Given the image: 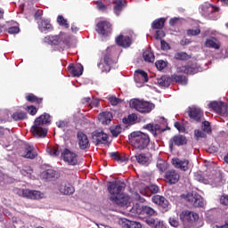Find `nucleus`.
I'll return each instance as SVG.
<instances>
[{
  "instance_id": "8",
  "label": "nucleus",
  "mask_w": 228,
  "mask_h": 228,
  "mask_svg": "<svg viewBox=\"0 0 228 228\" xmlns=\"http://www.w3.org/2000/svg\"><path fill=\"white\" fill-rule=\"evenodd\" d=\"M194 179L195 181L202 183L203 184H211V186H219L221 181L220 177L218 176L210 175L209 178H204L199 173L194 174Z\"/></svg>"
},
{
  "instance_id": "7",
  "label": "nucleus",
  "mask_w": 228,
  "mask_h": 228,
  "mask_svg": "<svg viewBox=\"0 0 228 228\" xmlns=\"http://www.w3.org/2000/svg\"><path fill=\"white\" fill-rule=\"evenodd\" d=\"M107 190L110 197H120L122 190H124V183L119 182H109L107 183Z\"/></svg>"
},
{
  "instance_id": "54",
  "label": "nucleus",
  "mask_w": 228,
  "mask_h": 228,
  "mask_svg": "<svg viewBox=\"0 0 228 228\" xmlns=\"http://www.w3.org/2000/svg\"><path fill=\"white\" fill-rule=\"evenodd\" d=\"M158 70H163V69H165L167 67V62H165L164 61H158L155 63Z\"/></svg>"
},
{
  "instance_id": "63",
  "label": "nucleus",
  "mask_w": 228,
  "mask_h": 228,
  "mask_svg": "<svg viewBox=\"0 0 228 228\" xmlns=\"http://www.w3.org/2000/svg\"><path fill=\"white\" fill-rule=\"evenodd\" d=\"M220 203L223 204L224 206H228V196L227 195L221 196Z\"/></svg>"
},
{
  "instance_id": "39",
  "label": "nucleus",
  "mask_w": 228,
  "mask_h": 228,
  "mask_svg": "<svg viewBox=\"0 0 228 228\" xmlns=\"http://www.w3.org/2000/svg\"><path fill=\"white\" fill-rule=\"evenodd\" d=\"M174 57L175 60H190V55L184 52H176Z\"/></svg>"
},
{
  "instance_id": "38",
  "label": "nucleus",
  "mask_w": 228,
  "mask_h": 228,
  "mask_svg": "<svg viewBox=\"0 0 228 228\" xmlns=\"http://www.w3.org/2000/svg\"><path fill=\"white\" fill-rule=\"evenodd\" d=\"M142 213L144 215H147L148 216H154V215H158L156 213V210L151 207L144 206L142 208Z\"/></svg>"
},
{
  "instance_id": "53",
  "label": "nucleus",
  "mask_w": 228,
  "mask_h": 228,
  "mask_svg": "<svg viewBox=\"0 0 228 228\" xmlns=\"http://www.w3.org/2000/svg\"><path fill=\"white\" fill-rule=\"evenodd\" d=\"M217 113H221L222 115H226L227 113V105L224 102H221V105L219 107V110Z\"/></svg>"
},
{
  "instance_id": "59",
  "label": "nucleus",
  "mask_w": 228,
  "mask_h": 228,
  "mask_svg": "<svg viewBox=\"0 0 228 228\" xmlns=\"http://www.w3.org/2000/svg\"><path fill=\"white\" fill-rule=\"evenodd\" d=\"M141 195H144L145 197H151V191H149V187H142L140 189Z\"/></svg>"
},
{
  "instance_id": "14",
  "label": "nucleus",
  "mask_w": 228,
  "mask_h": 228,
  "mask_svg": "<svg viewBox=\"0 0 228 228\" xmlns=\"http://www.w3.org/2000/svg\"><path fill=\"white\" fill-rule=\"evenodd\" d=\"M179 173L177 171L171 169L166 173V181L170 184H175L180 179Z\"/></svg>"
},
{
  "instance_id": "13",
  "label": "nucleus",
  "mask_w": 228,
  "mask_h": 228,
  "mask_svg": "<svg viewBox=\"0 0 228 228\" xmlns=\"http://www.w3.org/2000/svg\"><path fill=\"white\" fill-rule=\"evenodd\" d=\"M23 158H27L28 159H35L37 158V150L30 144H25L24 151L21 154Z\"/></svg>"
},
{
  "instance_id": "47",
  "label": "nucleus",
  "mask_w": 228,
  "mask_h": 228,
  "mask_svg": "<svg viewBox=\"0 0 228 228\" xmlns=\"http://www.w3.org/2000/svg\"><path fill=\"white\" fill-rule=\"evenodd\" d=\"M110 133L113 136L117 137L122 133V127L120 126H116L110 128Z\"/></svg>"
},
{
  "instance_id": "34",
  "label": "nucleus",
  "mask_w": 228,
  "mask_h": 228,
  "mask_svg": "<svg viewBox=\"0 0 228 228\" xmlns=\"http://www.w3.org/2000/svg\"><path fill=\"white\" fill-rule=\"evenodd\" d=\"M172 81H175V83H179V85H186L188 83L186 77L181 75H173Z\"/></svg>"
},
{
  "instance_id": "30",
  "label": "nucleus",
  "mask_w": 228,
  "mask_h": 228,
  "mask_svg": "<svg viewBox=\"0 0 228 228\" xmlns=\"http://www.w3.org/2000/svg\"><path fill=\"white\" fill-rule=\"evenodd\" d=\"M171 143H175V145H186V136L184 135H175L171 140H170Z\"/></svg>"
},
{
  "instance_id": "1",
  "label": "nucleus",
  "mask_w": 228,
  "mask_h": 228,
  "mask_svg": "<svg viewBox=\"0 0 228 228\" xmlns=\"http://www.w3.org/2000/svg\"><path fill=\"white\" fill-rule=\"evenodd\" d=\"M51 122V116L47 113L37 118L31 127V133L35 138H45L47 136V128L45 125Z\"/></svg>"
},
{
  "instance_id": "24",
  "label": "nucleus",
  "mask_w": 228,
  "mask_h": 228,
  "mask_svg": "<svg viewBox=\"0 0 228 228\" xmlns=\"http://www.w3.org/2000/svg\"><path fill=\"white\" fill-rule=\"evenodd\" d=\"M98 118L102 124L108 126L113 118V114H111V112H102L98 116Z\"/></svg>"
},
{
  "instance_id": "10",
  "label": "nucleus",
  "mask_w": 228,
  "mask_h": 228,
  "mask_svg": "<svg viewBox=\"0 0 228 228\" xmlns=\"http://www.w3.org/2000/svg\"><path fill=\"white\" fill-rule=\"evenodd\" d=\"M77 142L78 147L81 149V151H86V149H90V141L88 140V136L82 133H77Z\"/></svg>"
},
{
  "instance_id": "5",
  "label": "nucleus",
  "mask_w": 228,
  "mask_h": 228,
  "mask_svg": "<svg viewBox=\"0 0 228 228\" xmlns=\"http://www.w3.org/2000/svg\"><path fill=\"white\" fill-rule=\"evenodd\" d=\"M16 193L20 197H24V199H30L31 200H40V199H44V193L40 191L17 189Z\"/></svg>"
},
{
  "instance_id": "51",
  "label": "nucleus",
  "mask_w": 228,
  "mask_h": 228,
  "mask_svg": "<svg viewBox=\"0 0 228 228\" xmlns=\"http://www.w3.org/2000/svg\"><path fill=\"white\" fill-rule=\"evenodd\" d=\"M138 118L136 115L131 114L128 116V118H123V123L124 124H131V122H134Z\"/></svg>"
},
{
  "instance_id": "44",
  "label": "nucleus",
  "mask_w": 228,
  "mask_h": 228,
  "mask_svg": "<svg viewBox=\"0 0 228 228\" xmlns=\"http://www.w3.org/2000/svg\"><path fill=\"white\" fill-rule=\"evenodd\" d=\"M201 129L204 131V133H211V124L209 121H203L201 125Z\"/></svg>"
},
{
  "instance_id": "6",
  "label": "nucleus",
  "mask_w": 228,
  "mask_h": 228,
  "mask_svg": "<svg viewBox=\"0 0 228 228\" xmlns=\"http://www.w3.org/2000/svg\"><path fill=\"white\" fill-rule=\"evenodd\" d=\"M182 197L194 208H204V198H202V196L200 194L189 192L186 195H182Z\"/></svg>"
},
{
  "instance_id": "52",
  "label": "nucleus",
  "mask_w": 228,
  "mask_h": 228,
  "mask_svg": "<svg viewBox=\"0 0 228 228\" xmlns=\"http://www.w3.org/2000/svg\"><path fill=\"white\" fill-rule=\"evenodd\" d=\"M109 102H110V104H112V106H117V104H120L121 100L115 97V96H110L108 98Z\"/></svg>"
},
{
  "instance_id": "31",
  "label": "nucleus",
  "mask_w": 228,
  "mask_h": 228,
  "mask_svg": "<svg viewBox=\"0 0 228 228\" xmlns=\"http://www.w3.org/2000/svg\"><path fill=\"white\" fill-rule=\"evenodd\" d=\"M135 159L140 165H149V157L144 153H137Z\"/></svg>"
},
{
  "instance_id": "17",
  "label": "nucleus",
  "mask_w": 228,
  "mask_h": 228,
  "mask_svg": "<svg viewBox=\"0 0 228 228\" xmlns=\"http://www.w3.org/2000/svg\"><path fill=\"white\" fill-rule=\"evenodd\" d=\"M151 200L154 204H157L158 206L163 208V209H168V200H167L165 197L155 195L152 197Z\"/></svg>"
},
{
  "instance_id": "12",
  "label": "nucleus",
  "mask_w": 228,
  "mask_h": 228,
  "mask_svg": "<svg viewBox=\"0 0 228 228\" xmlns=\"http://www.w3.org/2000/svg\"><path fill=\"white\" fill-rule=\"evenodd\" d=\"M172 165L175 168H179L180 170H183V172H186L190 168V161L188 159L175 158L172 159Z\"/></svg>"
},
{
  "instance_id": "46",
  "label": "nucleus",
  "mask_w": 228,
  "mask_h": 228,
  "mask_svg": "<svg viewBox=\"0 0 228 228\" xmlns=\"http://www.w3.org/2000/svg\"><path fill=\"white\" fill-rule=\"evenodd\" d=\"M169 224L172 227H178L179 226V218L177 217V214L169 217Z\"/></svg>"
},
{
  "instance_id": "20",
  "label": "nucleus",
  "mask_w": 228,
  "mask_h": 228,
  "mask_svg": "<svg viewBox=\"0 0 228 228\" xmlns=\"http://www.w3.org/2000/svg\"><path fill=\"white\" fill-rule=\"evenodd\" d=\"M134 80L136 81V83H147V81H149L147 72L142 69L135 70Z\"/></svg>"
},
{
  "instance_id": "42",
  "label": "nucleus",
  "mask_w": 228,
  "mask_h": 228,
  "mask_svg": "<svg viewBox=\"0 0 228 228\" xmlns=\"http://www.w3.org/2000/svg\"><path fill=\"white\" fill-rule=\"evenodd\" d=\"M46 151L50 156H60V150H58V147L53 146V147H48L46 149Z\"/></svg>"
},
{
  "instance_id": "61",
  "label": "nucleus",
  "mask_w": 228,
  "mask_h": 228,
  "mask_svg": "<svg viewBox=\"0 0 228 228\" xmlns=\"http://www.w3.org/2000/svg\"><path fill=\"white\" fill-rule=\"evenodd\" d=\"M96 7L98 8V10H100L101 12H104L106 11V5H104L102 4V1L99 0L96 2Z\"/></svg>"
},
{
  "instance_id": "33",
  "label": "nucleus",
  "mask_w": 228,
  "mask_h": 228,
  "mask_svg": "<svg viewBox=\"0 0 228 228\" xmlns=\"http://www.w3.org/2000/svg\"><path fill=\"white\" fill-rule=\"evenodd\" d=\"M163 26H165V18L155 20L151 24L153 29H161Z\"/></svg>"
},
{
  "instance_id": "18",
  "label": "nucleus",
  "mask_w": 228,
  "mask_h": 228,
  "mask_svg": "<svg viewBox=\"0 0 228 228\" xmlns=\"http://www.w3.org/2000/svg\"><path fill=\"white\" fill-rule=\"evenodd\" d=\"M93 140L97 145L108 143V134L103 132H97L93 135Z\"/></svg>"
},
{
  "instance_id": "11",
  "label": "nucleus",
  "mask_w": 228,
  "mask_h": 228,
  "mask_svg": "<svg viewBox=\"0 0 228 228\" xmlns=\"http://www.w3.org/2000/svg\"><path fill=\"white\" fill-rule=\"evenodd\" d=\"M96 31L99 35L106 37L109 33H111V24L108 21H101L96 26Z\"/></svg>"
},
{
  "instance_id": "60",
  "label": "nucleus",
  "mask_w": 228,
  "mask_h": 228,
  "mask_svg": "<svg viewBox=\"0 0 228 228\" xmlns=\"http://www.w3.org/2000/svg\"><path fill=\"white\" fill-rule=\"evenodd\" d=\"M200 29L196 28V29H189L187 31V35H189L190 37H196V35H200Z\"/></svg>"
},
{
  "instance_id": "2",
  "label": "nucleus",
  "mask_w": 228,
  "mask_h": 228,
  "mask_svg": "<svg viewBox=\"0 0 228 228\" xmlns=\"http://www.w3.org/2000/svg\"><path fill=\"white\" fill-rule=\"evenodd\" d=\"M129 142L137 151H143L151 143V138L143 132H133L129 135Z\"/></svg>"
},
{
  "instance_id": "48",
  "label": "nucleus",
  "mask_w": 228,
  "mask_h": 228,
  "mask_svg": "<svg viewBox=\"0 0 228 228\" xmlns=\"http://www.w3.org/2000/svg\"><path fill=\"white\" fill-rule=\"evenodd\" d=\"M222 104V102H212L209 103V108H212V110H214V111H216V113H218V111H220V106Z\"/></svg>"
},
{
  "instance_id": "27",
  "label": "nucleus",
  "mask_w": 228,
  "mask_h": 228,
  "mask_svg": "<svg viewBox=\"0 0 228 228\" xmlns=\"http://www.w3.org/2000/svg\"><path fill=\"white\" fill-rule=\"evenodd\" d=\"M205 47H208V49H220V42L215 37L208 38L205 42Z\"/></svg>"
},
{
  "instance_id": "9",
  "label": "nucleus",
  "mask_w": 228,
  "mask_h": 228,
  "mask_svg": "<svg viewBox=\"0 0 228 228\" xmlns=\"http://www.w3.org/2000/svg\"><path fill=\"white\" fill-rule=\"evenodd\" d=\"M61 158L65 163H68V165H72V167H76V165H77V154L69 149H64L61 153Z\"/></svg>"
},
{
  "instance_id": "26",
  "label": "nucleus",
  "mask_w": 228,
  "mask_h": 228,
  "mask_svg": "<svg viewBox=\"0 0 228 228\" xmlns=\"http://www.w3.org/2000/svg\"><path fill=\"white\" fill-rule=\"evenodd\" d=\"M177 72L178 73H183V74H197L199 72V69L190 66H181L177 68Z\"/></svg>"
},
{
  "instance_id": "16",
  "label": "nucleus",
  "mask_w": 228,
  "mask_h": 228,
  "mask_svg": "<svg viewBox=\"0 0 228 228\" xmlns=\"http://www.w3.org/2000/svg\"><path fill=\"white\" fill-rule=\"evenodd\" d=\"M188 113L189 117L192 118V120H195L196 122H200L202 115H204L200 109L195 107L190 108Z\"/></svg>"
},
{
  "instance_id": "25",
  "label": "nucleus",
  "mask_w": 228,
  "mask_h": 228,
  "mask_svg": "<svg viewBox=\"0 0 228 228\" xmlns=\"http://www.w3.org/2000/svg\"><path fill=\"white\" fill-rule=\"evenodd\" d=\"M202 15H209L210 13H213V12H218V8L208 3L204 4L200 7Z\"/></svg>"
},
{
  "instance_id": "15",
  "label": "nucleus",
  "mask_w": 228,
  "mask_h": 228,
  "mask_svg": "<svg viewBox=\"0 0 228 228\" xmlns=\"http://www.w3.org/2000/svg\"><path fill=\"white\" fill-rule=\"evenodd\" d=\"M110 200L118 206H127L129 202V196L125 193H120L119 197H110Z\"/></svg>"
},
{
  "instance_id": "3",
  "label": "nucleus",
  "mask_w": 228,
  "mask_h": 228,
  "mask_svg": "<svg viewBox=\"0 0 228 228\" xmlns=\"http://www.w3.org/2000/svg\"><path fill=\"white\" fill-rule=\"evenodd\" d=\"M180 220L185 224L195 225L196 228L202 227V222L200 221L199 214L191 210H183L180 213Z\"/></svg>"
},
{
  "instance_id": "37",
  "label": "nucleus",
  "mask_w": 228,
  "mask_h": 228,
  "mask_svg": "<svg viewBox=\"0 0 228 228\" xmlns=\"http://www.w3.org/2000/svg\"><path fill=\"white\" fill-rule=\"evenodd\" d=\"M115 3V13L116 15H118V13L121 12L122 8H124V0H114Z\"/></svg>"
},
{
  "instance_id": "41",
  "label": "nucleus",
  "mask_w": 228,
  "mask_h": 228,
  "mask_svg": "<svg viewBox=\"0 0 228 228\" xmlns=\"http://www.w3.org/2000/svg\"><path fill=\"white\" fill-rule=\"evenodd\" d=\"M103 61L106 65V68L102 69V72H110V65H111V57L110 55H105Z\"/></svg>"
},
{
  "instance_id": "36",
  "label": "nucleus",
  "mask_w": 228,
  "mask_h": 228,
  "mask_svg": "<svg viewBox=\"0 0 228 228\" xmlns=\"http://www.w3.org/2000/svg\"><path fill=\"white\" fill-rule=\"evenodd\" d=\"M157 168H159V172L163 173L167 168H168V164H167L165 160L159 159L157 161Z\"/></svg>"
},
{
  "instance_id": "35",
  "label": "nucleus",
  "mask_w": 228,
  "mask_h": 228,
  "mask_svg": "<svg viewBox=\"0 0 228 228\" xmlns=\"http://www.w3.org/2000/svg\"><path fill=\"white\" fill-rule=\"evenodd\" d=\"M144 61H148L150 63L154 62L155 57H154V53H152L151 51H145L142 53Z\"/></svg>"
},
{
  "instance_id": "43",
  "label": "nucleus",
  "mask_w": 228,
  "mask_h": 228,
  "mask_svg": "<svg viewBox=\"0 0 228 228\" xmlns=\"http://www.w3.org/2000/svg\"><path fill=\"white\" fill-rule=\"evenodd\" d=\"M157 83L159 85V86H169L170 85V82L167 77H161L160 78H158Z\"/></svg>"
},
{
  "instance_id": "55",
  "label": "nucleus",
  "mask_w": 228,
  "mask_h": 228,
  "mask_svg": "<svg viewBox=\"0 0 228 228\" xmlns=\"http://www.w3.org/2000/svg\"><path fill=\"white\" fill-rule=\"evenodd\" d=\"M27 101L29 102H40L42 100H38L34 94H28L26 96Z\"/></svg>"
},
{
  "instance_id": "57",
  "label": "nucleus",
  "mask_w": 228,
  "mask_h": 228,
  "mask_svg": "<svg viewBox=\"0 0 228 228\" xmlns=\"http://www.w3.org/2000/svg\"><path fill=\"white\" fill-rule=\"evenodd\" d=\"M21 174L22 175H31V174H33V169H31V167H25L22 170H21Z\"/></svg>"
},
{
  "instance_id": "50",
  "label": "nucleus",
  "mask_w": 228,
  "mask_h": 228,
  "mask_svg": "<svg viewBox=\"0 0 228 228\" xmlns=\"http://www.w3.org/2000/svg\"><path fill=\"white\" fill-rule=\"evenodd\" d=\"M127 228H142V224L136 221H127Z\"/></svg>"
},
{
  "instance_id": "49",
  "label": "nucleus",
  "mask_w": 228,
  "mask_h": 228,
  "mask_svg": "<svg viewBox=\"0 0 228 228\" xmlns=\"http://www.w3.org/2000/svg\"><path fill=\"white\" fill-rule=\"evenodd\" d=\"M57 22L60 26H63L64 28H69V22L67 21V20H65V18H63V16L59 15L57 17Z\"/></svg>"
},
{
  "instance_id": "4",
  "label": "nucleus",
  "mask_w": 228,
  "mask_h": 228,
  "mask_svg": "<svg viewBox=\"0 0 228 228\" xmlns=\"http://www.w3.org/2000/svg\"><path fill=\"white\" fill-rule=\"evenodd\" d=\"M130 108H134L140 113H151L154 110V104L143 100L133 99L130 101Z\"/></svg>"
},
{
  "instance_id": "40",
  "label": "nucleus",
  "mask_w": 228,
  "mask_h": 228,
  "mask_svg": "<svg viewBox=\"0 0 228 228\" xmlns=\"http://www.w3.org/2000/svg\"><path fill=\"white\" fill-rule=\"evenodd\" d=\"M43 177H46V179H53V177H56L57 173L53 169H48L42 174Z\"/></svg>"
},
{
  "instance_id": "23",
  "label": "nucleus",
  "mask_w": 228,
  "mask_h": 228,
  "mask_svg": "<svg viewBox=\"0 0 228 228\" xmlns=\"http://www.w3.org/2000/svg\"><path fill=\"white\" fill-rule=\"evenodd\" d=\"M118 45L121 47H129L131 45V38L127 36H119L116 38Z\"/></svg>"
},
{
  "instance_id": "56",
  "label": "nucleus",
  "mask_w": 228,
  "mask_h": 228,
  "mask_svg": "<svg viewBox=\"0 0 228 228\" xmlns=\"http://www.w3.org/2000/svg\"><path fill=\"white\" fill-rule=\"evenodd\" d=\"M194 136L196 140L200 138H206V134H204L201 130H194Z\"/></svg>"
},
{
  "instance_id": "32",
  "label": "nucleus",
  "mask_w": 228,
  "mask_h": 228,
  "mask_svg": "<svg viewBox=\"0 0 228 228\" xmlns=\"http://www.w3.org/2000/svg\"><path fill=\"white\" fill-rule=\"evenodd\" d=\"M45 42L51 45H58L60 44V37L58 36H48L45 37Z\"/></svg>"
},
{
  "instance_id": "64",
  "label": "nucleus",
  "mask_w": 228,
  "mask_h": 228,
  "mask_svg": "<svg viewBox=\"0 0 228 228\" xmlns=\"http://www.w3.org/2000/svg\"><path fill=\"white\" fill-rule=\"evenodd\" d=\"M12 224L16 225V228H24V223H22V221L20 219L13 221Z\"/></svg>"
},
{
  "instance_id": "28",
  "label": "nucleus",
  "mask_w": 228,
  "mask_h": 228,
  "mask_svg": "<svg viewBox=\"0 0 228 228\" xmlns=\"http://www.w3.org/2000/svg\"><path fill=\"white\" fill-rule=\"evenodd\" d=\"M38 28L42 31V33L45 31H51L53 29V25L49 22V20H40L38 22Z\"/></svg>"
},
{
  "instance_id": "45",
  "label": "nucleus",
  "mask_w": 228,
  "mask_h": 228,
  "mask_svg": "<svg viewBox=\"0 0 228 228\" xmlns=\"http://www.w3.org/2000/svg\"><path fill=\"white\" fill-rule=\"evenodd\" d=\"M27 115L24 112H15L12 114L13 120H24L26 118Z\"/></svg>"
},
{
  "instance_id": "58",
  "label": "nucleus",
  "mask_w": 228,
  "mask_h": 228,
  "mask_svg": "<svg viewBox=\"0 0 228 228\" xmlns=\"http://www.w3.org/2000/svg\"><path fill=\"white\" fill-rule=\"evenodd\" d=\"M148 191H150L151 195H152V193H158V191H159V187L157 185H150L148 186Z\"/></svg>"
},
{
  "instance_id": "22",
  "label": "nucleus",
  "mask_w": 228,
  "mask_h": 228,
  "mask_svg": "<svg viewBox=\"0 0 228 228\" xmlns=\"http://www.w3.org/2000/svg\"><path fill=\"white\" fill-rule=\"evenodd\" d=\"M146 224L154 228H167L165 223L159 219L149 218L146 219Z\"/></svg>"
},
{
  "instance_id": "62",
  "label": "nucleus",
  "mask_w": 228,
  "mask_h": 228,
  "mask_svg": "<svg viewBox=\"0 0 228 228\" xmlns=\"http://www.w3.org/2000/svg\"><path fill=\"white\" fill-rule=\"evenodd\" d=\"M165 37V32L163 30H157L155 34V38L157 40H161Z\"/></svg>"
},
{
  "instance_id": "21",
  "label": "nucleus",
  "mask_w": 228,
  "mask_h": 228,
  "mask_svg": "<svg viewBox=\"0 0 228 228\" xmlns=\"http://www.w3.org/2000/svg\"><path fill=\"white\" fill-rule=\"evenodd\" d=\"M70 74H72V76L79 77V76L83 75V65L81 64H77V65H69L68 67Z\"/></svg>"
},
{
  "instance_id": "19",
  "label": "nucleus",
  "mask_w": 228,
  "mask_h": 228,
  "mask_svg": "<svg viewBox=\"0 0 228 228\" xmlns=\"http://www.w3.org/2000/svg\"><path fill=\"white\" fill-rule=\"evenodd\" d=\"M59 191L63 195H72V193H74V191H76V190L74 189V186H72V184L67 183H61V185L59 187Z\"/></svg>"
},
{
  "instance_id": "29",
  "label": "nucleus",
  "mask_w": 228,
  "mask_h": 228,
  "mask_svg": "<svg viewBox=\"0 0 228 228\" xmlns=\"http://www.w3.org/2000/svg\"><path fill=\"white\" fill-rule=\"evenodd\" d=\"M144 129L151 131L153 136H158V133H161V126L158 124H148L145 126Z\"/></svg>"
}]
</instances>
